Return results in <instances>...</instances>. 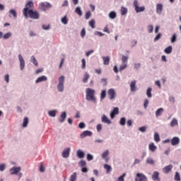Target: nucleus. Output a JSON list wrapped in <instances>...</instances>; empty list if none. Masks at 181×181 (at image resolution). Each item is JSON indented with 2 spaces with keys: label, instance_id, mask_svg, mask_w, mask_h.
<instances>
[{
  "label": "nucleus",
  "instance_id": "nucleus-6",
  "mask_svg": "<svg viewBox=\"0 0 181 181\" xmlns=\"http://www.w3.org/2000/svg\"><path fill=\"white\" fill-rule=\"evenodd\" d=\"M133 6H134V9L136 13H139L145 11V6L139 7V3H138V0L134 1Z\"/></svg>",
  "mask_w": 181,
  "mask_h": 181
},
{
  "label": "nucleus",
  "instance_id": "nucleus-34",
  "mask_svg": "<svg viewBox=\"0 0 181 181\" xmlns=\"http://www.w3.org/2000/svg\"><path fill=\"white\" fill-rule=\"evenodd\" d=\"M104 169H105L106 173H110V172L112 170V168L111 167V165L107 164L104 165Z\"/></svg>",
  "mask_w": 181,
  "mask_h": 181
},
{
  "label": "nucleus",
  "instance_id": "nucleus-59",
  "mask_svg": "<svg viewBox=\"0 0 181 181\" xmlns=\"http://www.w3.org/2000/svg\"><path fill=\"white\" fill-rule=\"evenodd\" d=\"M62 8H66L67 6H69V1L65 0L64 1L63 4H62Z\"/></svg>",
  "mask_w": 181,
  "mask_h": 181
},
{
  "label": "nucleus",
  "instance_id": "nucleus-1",
  "mask_svg": "<svg viewBox=\"0 0 181 181\" xmlns=\"http://www.w3.org/2000/svg\"><path fill=\"white\" fill-rule=\"evenodd\" d=\"M86 100L87 101H92V103H97V98L94 95L95 94V90L94 89H91L88 88L86 89Z\"/></svg>",
  "mask_w": 181,
  "mask_h": 181
},
{
  "label": "nucleus",
  "instance_id": "nucleus-58",
  "mask_svg": "<svg viewBox=\"0 0 181 181\" xmlns=\"http://www.w3.org/2000/svg\"><path fill=\"white\" fill-rule=\"evenodd\" d=\"M127 64H122V65H120L119 66V71H122V70H125V68L127 67Z\"/></svg>",
  "mask_w": 181,
  "mask_h": 181
},
{
  "label": "nucleus",
  "instance_id": "nucleus-28",
  "mask_svg": "<svg viewBox=\"0 0 181 181\" xmlns=\"http://www.w3.org/2000/svg\"><path fill=\"white\" fill-rule=\"evenodd\" d=\"M75 13L78 15V16H83V11H81V7L78 6L75 8Z\"/></svg>",
  "mask_w": 181,
  "mask_h": 181
},
{
  "label": "nucleus",
  "instance_id": "nucleus-26",
  "mask_svg": "<svg viewBox=\"0 0 181 181\" xmlns=\"http://www.w3.org/2000/svg\"><path fill=\"white\" fill-rule=\"evenodd\" d=\"M102 59L105 66H108V64H110V57L108 56L103 57Z\"/></svg>",
  "mask_w": 181,
  "mask_h": 181
},
{
  "label": "nucleus",
  "instance_id": "nucleus-39",
  "mask_svg": "<svg viewBox=\"0 0 181 181\" xmlns=\"http://www.w3.org/2000/svg\"><path fill=\"white\" fill-rule=\"evenodd\" d=\"M109 18L110 19H115L117 18V13L115 11H110L109 13Z\"/></svg>",
  "mask_w": 181,
  "mask_h": 181
},
{
  "label": "nucleus",
  "instance_id": "nucleus-13",
  "mask_svg": "<svg viewBox=\"0 0 181 181\" xmlns=\"http://www.w3.org/2000/svg\"><path fill=\"white\" fill-rule=\"evenodd\" d=\"M163 11V4H157L156 8V12L157 15H162V12Z\"/></svg>",
  "mask_w": 181,
  "mask_h": 181
},
{
  "label": "nucleus",
  "instance_id": "nucleus-56",
  "mask_svg": "<svg viewBox=\"0 0 181 181\" xmlns=\"http://www.w3.org/2000/svg\"><path fill=\"white\" fill-rule=\"evenodd\" d=\"M96 129L98 132H101V131L103 130V125L101 124H97Z\"/></svg>",
  "mask_w": 181,
  "mask_h": 181
},
{
  "label": "nucleus",
  "instance_id": "nucleus-19",
  "mask_svg": "<svg viewBox=\"0 0 181 181\" xmlns=\"http://www.w3.org/2000/svg\"><path fill=\"white\" fill-rule=\"evenodd\" d=\"M173 168V165L170 164L163 168V173L168 174L172 170Z\"/></svg>",
  "mask_w": 181,
  "mask_h": 181
},
{
  "label": "nucleus",
  "instance_id": "nucleus-2",
  "mask_svg": "<svg viewBox=\"0 0 181 181\" xmlns=\"http://www.w3.org/2000/svg\"><path fill=\"white\" fill-rule=\"evenodd\" d=\"M66 81V77L62 75L58 78V83L57 85V88L59 93H63L64 91V82Z\"/></svg>",
  "mask_w": 181,
  "mask_h": 181
},
{
  "label": "nucleus",
  "instance_id": "nucleus-15",
  "mask_svg": "<svg viewBox=\"0 0 181 181\" xmlns=\"http://www.w3.org/2000/svg\"><path fill=\"white\" fill-rule=\"evenodd\" d=\"M93 136V132H90L89 130H86L83 132V133H81L80 135L81 139H83V138H86V136Z\"/></svg>",
  "mask_w": 181,
  "mask_h": 181
},
{
  "label": "nucleus",
  "instance_id": "nucleus-32",
  "mask_svg": "<svg viewBox=\"0 0 181 181\" xmlns=\"http://www.w3.org/2000/svg\"><path fill=\"white\" fill-rule=\"evenodd\" d=\"M146 94L148 98H152V88H148Z\"/></svg>",
  "mask_w": 181,
  "mask_h": 181
},
{
  "label": "nucleus",
  "instance_id": "nucleus-47",
  "mask_svg": "<svg viewBox=\"0 0 181 181\" xmlns=\"http://www.w3.org/2000/svg\"><path fill=\"white\" fill-rule=\"evenodd\" d=\"M89 26H90V28H92V29H95V21L91 20L90 21H89Z\"/></svg>",
  "mask_w": 181,
  "mask_h": 181
},
{
  "label": "nucleus",
  "instance_id": "nucleus-64",
  "mask_svg": "<svg viewBox=\"0 0 181 181\" xmlns=\"http://www.w3.org/2000/svg\"><path fill=\"white\" fill-rule=\"evenodd\" d=\"M81 37H84L86 36V28H83L81 31Z\"/></svg>",
  "mask_w": 181,
  "mask_h": 181
},
{
  "label": "nucleus",
  "instance_id": "nucleus-23",
  "mask_svg": "<svg viewBox=\"0 0 181 181\" xmlns=\"http://www.w3.org/2000/svg\"><path fill=\"white\" fill-rule=\"evenodd\" d=\"M76 156L79 159H83V158H84V156H85L84 151H83L81 149L78 150L77 152H76Z\"/></svg>",
  "mask_w": 181,
  "mask_h": 181
},
{
  "label": "nucleus",
  "instance_id": "nucleus-8",
  "mask_svg": "<svg viewBox=\"0 0 181 181\" xmlns=\"http://www.w3.org/2000/svg\"><path fill=\"white\" fill-rule=\"evenodd\" d=\"M135 181H148V177L142 173H137L135 177Z\"/></svg>",
  "mask_w": 181,
  "mask_h": 181
},
{
  "label": "nucleus",
  "instance_id": "nucleus-61",
  "mask_svg": "<svg viewBox=\"0 0 181 181\" xmlns=\"http://www.w3.org/2000/svg\"><path fill=\"white\" fill-rule=\"evenodd\" d=\"M125 176H127V174L123 173L120 177H118V181H125L124 180V177H125Z\"/></svg>",
  "mask_w": 181,
  "mask_h": 181
},
{
  "label": "nucleus",
  "instance_id": "nucleus-63",
  "mask_svg": "<svg viewBox=\"0 0 181 181\" xmlns=\"http://www.w3.org/2000/svg\"><path fill=\"white\" fill-rule=\"evenodd\" d=\"M100 83H102V84L103 86H107V78H103L100 80Z\"/></svg>",
  "mask_w": 181,
  "mask_h": 181
},
{
  "label": "nucleus",
  "instance_id": "nucleus-62",
  "mask_svg": "<svg viewBox=\"0 0 181 181\" xmlns=\"http://www.w3.org/2000/svg\"><path fill=\"white\" fill-rule=\"evenodd\" d=\"M81 62H82L81 69L84 70L86 69V59L83 58Z\"/></svg>",
  "mask_w": 181,
  "mask_h": 181
},
{
  "label": "nucleus",
  "instance_id": "nucleus-40",
  "mask_svg": "<svg viewBox=\"0 0 181 181\" xmlns=\"http://www.w3.org/2000/svg\"><path fill=\"white\" fill-rule=\"evenodd\" d=\"M29 124V118L25 117L23 119V127L26 128L28 127V124Z\"/></svg>",
  "mask_w": 181,
  "mask_h": 181
},
{
  "label": "nucleus",
  "instance_id": "nucleus-5",
  "mask_svg": "<svg viewBox=\"0 0 181 181\" xmlns=\"http://www.w3.org/2000/svg\"><path fill=\"white\" fill-rule=\"evenodd\" d=\"M28 16H29L30 19L37 20L40 18V14H39V11H37L30 10L27 12V18Z\"/></svg>",
  "mask_w": 181,
  "mask_h": 181
},
{
  "label": "nucleus",
  "instance_id": "nucleus-12",
  "mask_svg": "<svg viewBox=\"0 0 181 181\" xmlns=\"http://www.w3.org/2000/svg\"><path fill=\"white\" fill-rule=\"evenodd\" d=\"M70 151H71V148H70L69 147L65 148L62 151V158L67 159V158L70 156Z\"/></svg>",
  "mask_w": 181,
  "mask_h": 181
},
{
  "label": "nucleus",
  "instance_id": "nucleus-7",
  "mask_svg": "<svg viewBox=\"0 0 181 181\" xmlns=\"http://www.w3.org/2000/svg\"><path fill=\"white\" fill-rule=\"evenodd\" d=\"M107 95H108L109 100H110V101H112V100H115V97L117 95V93H115V89H114V88L108 89Z\"/></svg>",
  "mask_w": 181,
  "mask_h": 181
},
{
  "label": "nucleus",
  "instance_id": "nucleus-4",
  "mask_svg": "<svg viewBox=\"0 0 181 181\" xmlns=\"http://www.w3.org/2000/svg\"><path fill=\"white\" fill-rule=\"evenodd\" d=\"M38 8L39 9H40V11H42L43 12H46L47 9H50L51 8H53V6L49 2L44 1V2H41L39 4Z\"/></svg>",
  "mask_w": 181,
  "mask_h": 181
},
{
  "label": "nucleus",
  "instance_id": "nucleus-35",
  "mask_svg": "<svg viewBox=\"0 0 181 181\" xmlns=\"http://www.w3.org/2000/svg\"><path fill=\"white\" fill-rule=\"evenodd\" d=\"M108 155H110V151H109V150L105 151L102 153V155H101L102 159H107V157L108 156Z\"/></svg>",
  "mask_w": 181,
  "mask_h": 181
},
{
  "label": "nucleus",
  "instance_id": "nucleus-29",
  "mask_svg": "<svg viewBox=\"0 0 181 181\" xmlns=\"http://www.w3.org/2000/svg\"><path fill=\"white\" fill-rule=\"evenodd\" d=\"M162 114H163V108L160 107L156 111V118H158V117H160L162 115Z\"/></svg>",
  "mask_w": 181,
  "mask_h": 181
},
{
  "label": "nucleus",
  "instance_id": "nucleus-36",
  "mask_svg": "<svg viewBox=\"0 0 181 181\" xmlns=\"http://www.w3.org/2000/svg\"><path fill=\"white\" fill-rule=\"evenodd\" d=\"M105 97H107V90H103L100 93V101H103Z\"/></svg>",
  "mask_w": 181,
  "mask_h": 181
},
{
  "label": "nucleus",
  "instance_id": "nucleus-49",
  "mask_svg": "<svg viewBox=\"0 0 181 181\" xmlns=\"http://www.w3.org/2000/svg\"><path fill=\"white\" fill-rule=\"evenodd\" d=\"M147 30H148V33H153V25H148L147 26Z\"/></svg>",
  "mask_w": 181,
  "mask_h": 181
},
{
  "label": "nucleus",
  "instance_id": "nucleus-21",
  "mask_svg": "<svg viewBox=\"0 0 181 181\" xmlns=\"http://www.w3.org/2000/svg\"><path fill=\"white\" fill-rule=\"evenodd\" d=\"M136 90V81L134 80L130 83V91L134 93Z\"/></svg>",
  "mask_w": 181,
  "mask_h": 181
},
{
  "label": "nucleus",
  "instance_id": "nucleus-44",
  "mask_svg": "<svg viewBox=\"0 0 181 181\" xmlns=\"http://www.w3.org/2000/svg\"><path fill=\"white\" fill-rule=\"evenodd\" d=\"M164 52L166 53V54H170L172 53V46H168L164 49Z\"/></svg>",
  "mask_w": 181,
  "mask_h": 181
},
{
  "label": "nucleus",
  "instance_id": "nucleus-14",
  "mask_svg": "<svg viewBox=\"0 0 181 181\" xmlns=\"http://www.w3.org/2000/svg\"><path fill=\"white\" fill-rule=\"evenodd\" d=\"M119 114V108L114 107L113 110L110 112V118L114 119L115 118V115H118Z\"/></svg>",
  "mask_w": 181,
  "mask_h": 181
},
{
  "label": "nucleus",
  "instance_id": "nucleus-48",
  "mask_svg": "<svg viewBox=\"0 0 181 181\" xmlns=\"http://www.w3.org/2000/svg\"><path fill=\"white\" fill-rule=\"evenodd\" d=\"M90 17H91V11H87L85 13V19L86 21H88V19H90Z\"/></svg>",
  "mask_w": 181,
  "mask_h": 181
},
{
  "label": "nucleus",
  "instance_id": "nucleus-53",
  "mask_svg": "<svg viewBox=\"0 0 181 181\" xmlns=\"http://www.w3.org/2000/svg\"><path fill=\"white\" fill-rule=\"evenodd\" d=\"M86 165H87V163L84 160H81L79 162V166H81V168H84V166H86Z\"/></svg>",
  "mask_w": 181,
  "mask_h": 181
},
{
  "label": "nucleus",
  "instance_id": "nucleus-31",
  "mask_svg": "<svg viewBox=\"0 0 181 181\" xmlns=\"http://www.w3.org/2000/svg\"><path fill=\"white\" fill-rule=\"evenodd\" d=\"M56 114H57V110H49L48 112V115L49 117H52V118H54V117H56Z\"/></svg>",
  "mask_w": 181,
  "mask_h": 181
},
{
  "label": "nucleus",
  "instance_id": "nucleus-54",
  "mask_svg": "<svg viewBox=\"0 0 181 181\" xmlns=\"http://www.w3.org/2000/svg\"><path fill=\"white\" fill-rule=\"evenodd\" d=\"M175 180H176V181H180V174H179L178 172H176V173H175Z\"/></svg>",
  "mask_w": 181,
  "mask_h": 181
},
{
  "label": "nucleus",
  "instance_id": "nucleus-33",
  "mask_svg": "<svg viewBox=\"0 0 181 181\" xmlns=\"http://www.w3.org/2000/svg\"><path fill=\"white\" fill-rule=\"evenodd\" d=\"M146 163H147V165H155V160H153V158L148 157L146 160Z\"/></svg>",
  "mask_w": 181,
  "mask_h": 181
},
{
  "label": "nucleus",
  "instance_id": "nucleus-22",
  "mask_svg": "<svg viewBox=\"0 0 181 181\" xmlns=\"http://www.w3.org/2000/svg\"><path fill=\"white\" fill-rule=\"evenodd\" d=\"M170 125L172 128H174V127H177L179 125V122H177V119L173 118L172 121L170 123Z\"/></svg>",
  "mask_w": 181,
  "mask_h": 181
},
{
  "label": "nucleus",
  "instance_id": "nucleus-45",
  "mask_svg": "<svg viewBox=\"0 0 181 181\" xmlns=\"http://www.w3.org/2000/svg\"><path fill=\"white\" fill-rule=\"evenodd\" d=\"M8 12L11 15H13V18H16L18 16V13L15 9H11Z\"/></svg>",
  "mask_w": 181,
  "mask_h": 181
},
{
  "label": "nucleus",
  "instance_id": "nucleus-11",
  "mask_svg": "<svg viewBox=\"0 0 181 181\" xmlns=\"http://www.w3.org/2000/svg\"><path fill=\"white\" fill-rule=\"evenodd\" d=\"M170 144L173 146H176L180 144V139L178 136H174L170 140Z\"/></svg>",
  "mask_w": 181,
  "mask_h": 181
},
{
  "label": "nucleus",
  "instance_id": "nucleus-42",
  "mask_svg": "<svg viewBox=\"0 0 181 181\" xmlns=\"http://www.w3.org/2000/svg\"><path fill=\"white\" fill-rule=\"evenodd\" d=\"M122 63L124 64H127L128 63V57L125 55L122 56Z\"/></svg>",
  "mask_w": 181,
  "mask_h": 181
},
{
  "label": "nucleus",
  "instance_id": "nucleus-52",
  "mask_svg": "<svg viewBox=\"0 0 181 181\" xmlns=\"http://www.w3.org/2000/svg\"><path fill=\"white\" fill-rule=\"evenodd\" d=\"M94 35L95 36H99L100 37H103V36H104V33L100 31H95Z\"/></svg>",
  "mask_w": 181,
  "mask_h": 181
},
{
  "label": "nucleus",
  "instance_id": "nucleus-24",
  "mask_svg": "<svg viewBox=\"0 0 181 181\" xmlns=\"http://www.w3.org/2000/svg\"><path fill=\"white\" fill-rule=\"evenodd\" d=\"M148 149L151 152H155L158 149V147L155 146V143H151L148 145Z\"/></svg>",
  "mask_w": 181,
  "mask_h": 181
},
{
  "label": "nucleus",
  "instance_id": "nucleus-60",
  "mask_svg": "<svg viewBox=\"0 0 181 181\" xmlns=\"http://www.w3.org/2000/svg\"><path fill=\"white\" fill-rule=\"evenodd\" d=\"M78 128H80V129H84V128H86V123L80 122L78 124Z\"/></svg>",
  "mask_w": 181,
  "mask_h": 181
},
{
  "label": "nucleus",
  "instance_id": "nucleus-51",
  "mask_svg": "<svg viewBox=\"0 0 181 181\" xmlns=\"http://www.w3.org/2000/svg\"><path fill=\"white\" fill-rule=\"evenodd\" d=\"M160 37H162V34L158 33V35H156V36L154 37L153 39V42H158V40H159L160 39Z\"/></svg>",
  "mask_w": 181,
  "mask_h": 181
},
{
  "label": "nucleus",
  "instance_id": "nucleus-17",
  "mask_svg": "<svg viewBox=\"0 0 181 181\" xmlns=\"http://www.w3.org/2000/svg\"><path fill=\"white\" fill-rule=\"evenodd\" d=\"M43 81H47V76H41L38 77L35 80V83L36 84H39V83H43Z\"/></svg>",
  "mask_w": 181,
  "mask_h": 181
},
{
  "label": "nucleus",
  "instance_id": "nucleus-43",
  "mask_svg": "<svg viewBox=\"0 0 181 181\" xmlns=\"http://www.w3.org/2000/svg\"><path fill=\"white\" fill-rule=\"evenodd\" d=\"M61 22L62 23H63L64 25H67L69 23V19H67V16H64L62 19H61Z\"/></svg>",
  "mask_w": 181,
  "mask_h": 181
},
{
  "label": "nucleus",
  "instance_id": "nucleus-20",
  "mask_svg": "<svg viewBox=\"0 0 181 181\" xmlns=\"http://www.w3.org/2000/svg\"><path fill=\"white\" fill-rule=\"evenodd\" d=\"M101 121L104 124H107L108 125L111 124V120H110V119H108V117L105 115H103L102 116Z\"/></svg>",
  "mask_w": 181,
  "mask_h": 181
},
{
  "label": "nucleus",
  "instance_id": "nucleus-27",
  "mask_svg": "<svg viewBox=\"0 0 181 181\" xmlns=\"http://www.w3.org/2000/svg\"><path fill=\"white\" fill-rule=\"evenodd\" d=\"M90 78V74L86 72L83 76V78L82 80L83 83L85 84L88 82V79Z\"/></svg>",
  "mask_w": 181,
  "mask_h": 181
},
{
  "label": "nucleus",
  "instance_id": "nucleus-10",
  "mask_svg": "<svg viewBox=\"0 0 181 181\" xmlns=\"http://www.w3.org/2000/svg\"><path fill=\"white\" fill-rule=\"evenodd\" d=\"M21 170H22V168L21 167H12L9 170L10 175H18V173H19Z\"/></svg>",
  "mask_w": 181,
  "mask_h": 181
},
{
  "label": "nucleus",
  "instance_id": "nucleus-25",
  "mask_svg": "<svg viewBox=\"0 0 181 181\" xmlns=\"http://www.w3.org/2000/svg\"><path fill=\"white\" fill-rule=\"evenodd\" d=\"M120 13L122 16H124L128 13V8L127 7L122 6L120 9Z\"/></svg>",
  "mask_w": 181,
  "mask_h": 181
},
{
  "label": "nucleus",
  "instance_id": "nucleus-3",
  "mask_svg": "<svg viewBox=\"0 0 181 181\" xmlns=\"http://www.w3.org/2000/svg\"><path fill=\"white\" fill-rule=\"evenodd\" d=\"M33 8H35V4H33V1H29L25 4V8L23 10V16L25 18H28V12L33 10Z\"/></svg>",
  "mask_w": 181,
  "mask_h": 181
},
{
  "label": "nucleus",
  "instance_id": "nucleus-9",
  "mask_svg": "<svg viewBox=\"0 0 181 181\" xmlns=\"http://www.w3.org/2000/svg\"><path fill=\"white\" fill-rule=\"evenodd\" d=\"M18 60L20 62V70L23 71L25 69V59H23V57H22V54H19L18 56Z\"/></svg>",
  "mask_w": 181,
  "mask_h": 181
},
{
  "label": "nucleus",
  "instance_id": "nucleus-38",
  "mask_svg": "<svg viewBox=\"0 0 181 181\" xmlns=\"http://www.w3.org/2000/svg\"><path fill=\"white\" fill-rule=\"evenodd\" d=\"M154 141L157 143L160 141V136L158 132L154 133Z\"/></svg>",
  "mask_w": 181,
  "mask_h": 181
},
{
  "label": "nucleus",
  "instance_id": "nucleus-16",
  "mask_svg": "<svg viewBox=\"0 0 181 181\" xmlns=\"http://www.w3.org/2000/svg\"><path fill=\"white\" fill-rule=\"evenodd\" d=\"M66 118H67V112H63L59 118L58 119L59 122L63 124L66 121Z\"/></svg>",
  "mask_w": 181,
  "mask_h": 181
},
{
  "label": "nucleus",
  "instance_id": "nucleus-37",
  "mask_svg": "<svg viewBox=\"0 0 181 181\" xmlns=\"http://www.w3.org/2000/svg\"><path fill=\"white\" fill-rule=\"evenodd\" d=\"M77 180V173H74L71 175L69 181H76Z\"/></svg>",
  "mask_w": 181,
  "mask_h": 181
},
{
  "label": "nucleus",
  "instance_id": "nucleus-50",
  "mask_svg": "<svg viewBox=\"0 0 181 181\" xmlns=\"http://www.w3.org/2000/svg\"><path fill=\"white\" fill-rule=\"evenodd\" d=\"M86 158H87V160L90 162V160H93V159H94V156H93L92 154L88 153L86 156Z\"/></svg>",
  "mask_w": 181,
  "mask_h": 181
},
{
  "label": "nucleus",
  "instance_id": "nucleus-57",
  "mask_svg": "<svg viewBox=\"0 0 181 181\" xmlns=\"http://www.w3.org/2000/svg\"><path fill=\"white\" fill-rule=\"evenodd\" d=\"M170 103H172V104H175L176 100L175 99V97H173V95L169 96L168 98Z\"/></svg>",
  "mask_w": 181,
  "mask_h": 181
},
{
  "label": "nucleus",
  "instance_id": "nucleus-55",
  "mask_svg": "<svg viewBox=\"0 0 181 181\" xmlns=\"http://www.w3.org/2000/svg\"><path fill=\"white\" fill-rule=\"evenodd\" d=\"M177 40V37L176 36V34H173L171 37V43H175L176 40Z\"/></svg>",
  "mask_w": 181,
  "mask_h": 181
},
{
  "label": "nucleus",
  "instance_id": "nucleus-18",
  "mask_svg": "<svg viewBox=\"0 0 181 181\" xmlns=\"http://www.w3.org/2000/svg\"><path fill=\"white\" fill-rule=\"evenodd\" d=\"M151 179L153 181H160V177H159V172L155 171L153 172Z\"/></svg>",
  "mask_w": 181,
  "mask_h": 181
},
{
  "label": "nucleus",
  "instance_id": "nucleus-46",
  "mask_svg": "<svg viewBox=\"0 0 181 181\" xmlns=\"http://www.w3.org/2000/svg\"><path fill=\"white\" fill-rule=\"evenodd\" d=\"M127 122V119L125 117H122L119 120V124L124 127Z\"/></svg>",
  "mask_w": 181,
  "mask_h": 181
},
{
  "label": "nucleus",
  "instance_id": "nucleus-41",
  "mask_svg": "<svg viewBox=\"0 0 181 181\" xmlns=\"http://www.w3.org/2000/svg\"><path fill=\"white\" fill-rule=\"evenodd\" d=\"M12 37V33H11V32L6 33V34L4 35V40H6L9 39V37Z\"/></svg>",
  "mask_w": 181,
  "mask_h": 181
},
{
  "label": "nucleus",
  "instance_id": "nucleus-30",
  "mask_svg": "<svg viewBox=\"0 0 181 181\" xmlns=\"http://www.w3.org/2000/svg\"><path fill=\"white\" fill-rule=\"evenodd\" d=\"M30 62L33 63L34 66H35L36 67H37V66H39V64L37 63V60L36 59L35 56H31Z\"/></svg>",
  "mask_w": 181,
  "mask_h": 181
}]
</instances>
